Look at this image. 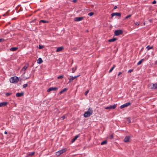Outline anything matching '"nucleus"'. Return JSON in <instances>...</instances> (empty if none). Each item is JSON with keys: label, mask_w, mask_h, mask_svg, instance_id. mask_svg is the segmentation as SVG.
<instances>
[{"label": "nucleus", "mask_w": 157, "mask_h": 157, "mask_svg": "<svg viewBox=\"0 0 157 157\" xmlns=\"http://www.w3.org/2000/svg\"><path fill=\"white\" fill-rule=\"evenodd\" d=\"M93 113V110L92 109L89 108L87 111L84 113L83 116L85 117H88L91 115Z\"/></svg>", "instance_id": "obj_1"}, {"label": "nucleus", "mask_w": 157, "mask_h": 157, "mask_svg": "<svg viewBox=\"0 0 157 157\" xmlns=\"http://www.w3.org/2000/svg\"><path fill=\"white\" fill-rule=\"evenodd\" d=\"M19 81L18 77L16 76H14L11 77L10 79V81L11 83H16Z\"/></svg>", "instance_id": "obj_2"}, {"label": "nucleus", "mask_w": 157, "mask_h": 157, "mask_svg": "<svg viewBox=\"0 0 157 157\" xmlns=\"http://www.w3.org/2000/svg\"><path fill=\"white\" fill-rule=\"evenodd\" d=\"M66 151V149H62L60 151H59L56 152V155L57 156H59L61 154H62L64 152H65Z\"/></svg>", "instance_id": "obj_3"}, {"label": "nucleus", "mask_w": 157, "mask_h": 157, "mask_svg": "<svg viewBox=\"0 0 157 157\" xmlns=\"http://www.w3.org/2000/svg\"><path fill=\"white\" fill-rule=\"evenodd\" d=\"M131 103L130 102L126 103L125 104H124L121 105L120 107V108L121 109H123L124 108H125V107H127L129 106V105H131Z\"/></svg>", "instance_id": "obj_4"}, {"label": "nucleus", "mask_w": 157, "mask_h": 157, "mask_svg": "<svg viewBox=\"0 0 157 157\" xmlns=\"http://www.w3.org/2000/svg\"><path fill=\"white\" fill-rule=\"evenodd\" d=\"M116 107V105H111L109 106L106 107L105 109H114Z\"/></svg>", "instance_id": "obj_5"}, {"label": "nucleus", "mask_w": 157, "mask_h": 157, "mask_svg": "<svg viewBox=\"0 0 157 157\" xmlns=\"http://www.w3.org/2000/svg\"><path fill=\"white\" fill-rule=\"evenodd\" d=\"M123 32L121 30H115L114 32V34L116 36H118L120 35Z\"/></svg>", "instance_id": "obj_6"}, {"label": "nucleus", "mask_w": 157, "mask_h": 157, "mask_svg": "<svg viewBox=\"0 0 157 157\" xmlns=\"http://www.w3.org/2000/svg\"><path fill=\"white\" fill-rule=\"evenodd\" d=\"M58 88L56 87H51L48 88L47 91L48 92H50L52 91H56L58 90Z\"/></svg>", "instance_id": "obj_7"}, {"label": "nucleus", "mask_w": 157, "mask_h": 157, "mask_svg": "<svg viewBox=\"0 0 157 157\" xmlns=\"http://www.w3.org/2000/svg\"><path fill=\"white\" fill-rule=\"evenodd\" d=\"M151 89L157 90V83L151 84Z\"/></svg>", "instance_id": "obj_8"}, {"label": "nucleus", "mask_w": 157, "mask_h": 157, "mask_svg": "<svg viewBox=\"0 0 157 157\" xmlns=\"http://www.w3.org/2000/svg\"><path fill=\"white\" fill-rule=\"evenodd\" d=\"M84 18L83 17H75L74 19V21H79L82 20Z\"/></svg>", "instance_id": "obj_9"}, {"label": "nucleus", "mask_w": 157, "mask_h": 157, "mask_svg": "<svg viewBox=\"0 0 157 157\" xmlns=\"http://www.w3.org/2000/svg\"><path fill=\"white\" fill-rule=\"evenodd\" d=\"M121 14L120 13H113L111 14V16L112 17H114V16H121Z\"/></svg>", "instance_id": "obj_10"}, {"label": "nucleus", "mask_w": 157, "mask_h": 157, "mask_svg": "<svg viewBox=\"0 0 157 157\" xmlns=\"http://www.w3.org/2000/svg\"><path fill=\"white\" fill-rule=\"evenodd\" d=\"M79 75H78L77 76H75L74 77H71L70 78H69L68 79L69 80V82H71L72 81L76 78L77 77H78Z\"/></svg>", "instance_id": "obj_11"}, {"label": "nucleus", "mask_w": 157, "mask_h": 157, "mask_svg": "<svg viewBox=\"0 0 157 157\" xmlns=\"http://www.w3.org/2000/svg\"><path fill=\"white\" fill-rule=\"evenodd\" d=\"M130 138L129 136H127L124 138V141L125 143L128 142L129 141Z\"/></svg>", "instance_id": "obj_12"}, {"label": "nucleus", "mask_w": 157, "mask_h": 157, "mask_svg": "<svg viewBox=\"0 0 157 157\" xmlns=\"http://www.w3.org/2000/svg\"><path fill=\"white\" fill-rule=\"evenodd\" d=\"M8 104L7 102H3L0 103V107H4L6 106Z\"/></svg>", "instance_id": "obj_13"}, {"label": "nucleus", "mask_w": 157, "mask_h": 157, "mask_svg": "<svg viewBox=\"0 0 157 157\" xmlns=\"http://www.w3.org/2000/svg\"><path fill=\"white\" fill-rule=\"evenodd\" d=\"M64 49L63 47H61L57 48L56 50V52H59L62 51Z\"/></svg>", "instance_id": "obj_14"}, {"label": "nucleus", "mask_w": 157, "mask_h": 157, "mask_svg": "<svg viewBox=\"0 0 157 157\" xmlns=\"http://www.w3.org/2000/svg\"><path fill=\"white\" fill-rule=\"evenodd\" d=\"M43 62V60L41 58H39L37 60V63L40 64Z\"/></svg>", "instance_id": "obj_15"}, {"label": "nucleus", "mask_w": 157, "mask_h": 157, "mask_svg": "<svg viewBox=\"0 0 157 157\" xmlns=\"http://www.w3.org/2000/svg\"><path fill=\"white\" fill-rule=\"evenodd\" d=\"M24 94L22 93H17L16 94V96L17 97H20L23 95Z\"/></svg>", "instance_id": "obj_16"}, {"label": "nucleus", "mask_w": 157, "mask_h": 157, "mask_svg": "<svg viewBox=\"0 0 157 157\" xmlns=\"http://www.w3.org/2000/svg\"><path fill=\"white\" fill-rule=\"evenodd\" d=\"M78 135L76 136H75V137L72 139V141H71V142L72 143H73V142L75 141V140L77 139V138H78Z\"/></svg>", "instance_id": "obj_17"}, {"label": "nucleus", "mask_w": 157, "mask_h": 157, "mask_svg": "<svg viewBox=\"0 0 157 157\" xmlns=\"http://www.w3.org/2000/svg\"><path fill=\"white\" fill-rule=\"evenodd\" d=\"M18 48L17 47H13L10 49V50L11 51H15L17 50Z\"/></svg>", "instance_id": "obj_18"}, {"label": "nucleus", "mask_w": 157, "mask_h": 157, "mask_svg": "<svg viewBox=\"0 0 157 157\" xmlns=\"http://www.w3.org/2000/svg\"><path fill=\"white\" fill-rule=\"evenodd\" d=\"M67 90V88H65L63 90H62V91H60L59 92V94H61L63 93L66 92Z\"/></svg>", "instance_id": "obj_19"}, {"label": "nucleus", "mask_w": 157, "mask_h": 157, "mask_svg": "<svg viewBox=\"0 0 157 157\" xmlns=\"http://www.w3.org/2000/svg\"><path fill=\"white\" fill-rule=\"evenodd\" d=\"M117 40V38H114L113 39L109 40L108 41L109 42H112L115 41L116 40Z\"/></svg>", "instance_id": "obj_20"}, {"label": "nucleus", "mask_w": 157, "mask_h": 157, "mask_svg": "<svg viewBox=\"0 0 157 157\" xmlns=\"http://www.w3.org/2000/svg\"><path fill=\"white\" fill-rule=\"evenodd\" d=\"M144 60V59H141V60L139 61L137 63V65H139Z\"/></svg>", "instance_id": "obj_21"}, {"label": "nucleus", "mask_w": 157, "mask_h": 157, "mask_svg": "<svg viewBox=\"0 0 157 157\" xmlns=\"http://www.w3.org/2000/svg\"><path fill=\"white\" fill-rule=\"evenodd\" d=\"M115 65H113V67H112L111 69H110L109 70V73H110L113 70V69H114V68L115 67Z\"/></svg>", "instance_id": "obj_22"}, {"label": "nucleus", "mask_w": 157, "mask_h": 157, "mask_svg": "<svg viewBox=\"0 0 157 157\" xmlns=\"http://www.w3.org/2000/svg\"><path fill=\"white\" fill-rule=\"evenodd\" d=\"M107 144V141L106 140H105L104 141H103V142H102L101 144V145H104V144Z\"/></svg>", "instance_id": "obj_23"}, {"label": "nucleus", "mask_w": 157, "mask_h": 157, "mask_svg": "<svg viewBox=\"0 0 157 157\" xmlns=\"http://www.w3.org/2000/svg\"><path fill=\"white\" fill-rule=\"evenodd\" d=\"M41 22H42L44 23H48V21H45V20H41L40 21V23Z\"/></svg>", "instance_id": "obj_24"}, {"label": "nucleus", "mask_w": 157, "mask_h": 157, "mask_svg": "<svg viewBox=\"0 0 157 157\" xmlns=\"http://www.w3.org/2000/svg\"><path fill=\"white\" fill-rule=\"evenodd\" d=\"M146 48L148 50H149L152 49L153 48V46L150 47L149 46H147Z\"/></svg>", "instance_id": "obj_25"}, {"label": "nucleus", "mask_w": 157, "mask_h": 157, "mask_svg": "<svg viewBox=\"0 0 157 157\" xmlns=\"http://www.w3.org/2000/svg\"><path fill=\"white\" fill-rule=\"evenodd\" d=\"M126 122L127 123H129L131 122V121L129 118H127L126 120Z\"/></svg>", "instance_id": "obj_26"}, {"label": "nucleus", "mask_w": 157, "mask_h": 157, "mask_svg": "<svg viewBox=\"0 0 157 157\" xmlns=\"http://www.w3.org/2000/svg\"><path fill=\"white\" fill-rule=\"evenodd\" d=\"M27 68V66L26 65H25L24 66L22 69L23 70L25 71V70Z\"/></svg>", "instance_id": "obj_27"}, {"label": "nucleus", "mask_w": 157, "mask_h": 157, "mask_svg": "<svg viewBox=\"0 0 157 157\" xmlns=\"http://www.w3.org/2000/svg\"><path fill=\"white\" fill-rule=\"evenodd\" d=\"M34 154H35V152H30L29 154V156L33 155H34Z\"/></svg>", "instance_id": "obj_28"}, {"label": "nucleus", "mask_w": 157, "mask_h": 157, "mask_svg": "<svg viewBox=\"0 0 157 157\" xmlns=\"http://www.w3.org/2000/svg\"><path fill=\"white\" fill-rule=\"evenodd\" d=\"M113 136L112 134L110 135L109 137V138L111 140L113 139Z\"/></svg>", "instance_id": "obj_29"}, {"label": "nucleus", "mask_w": 157, "mask_h": 157, "mask_svg": "<svg viewBox=\"0 0 157 157\" xmlns=\"http://www.w3.org/2000/svg\"><path fill=\"white\" fill-rule=\"evenodd\" d=\"M94 13L93 12H90L88 13V15L90 16L93 15Z\"/></svg>", "instance_id": "obj_30"}, {"label": "nucleus", "mask_w": 157, "mask_h": 157, "mask_svg": "<svg viewBox=\"0 0 157 157\" xmlns=\"http://www.w3.org/2000/svg\"><path fill=\"white\" fill-rule=\"evenodd\" d=\"M131 16H132L131 14H129V15H128V16H127L126 17H125V19H126L130 17Z\"/></svg>", "instance_id": "obj_31"}, {"label": "nucleus", "mask_w": 157, "mask_h": 157, "mask_svg": "<svg viewBox=\"0 0 157 157\" xmlns=\"http://www.w3.org/2000/svg\"><path fill=\"white\" fill-rule=\"evenodd\" d=\"M63 78V75H60L57 78L59 79H61Z\"/></svg>", "instance_id": "obj_32"}, {"label": "nucleus", "mask_w": 157, "mask_h": 157, "mask_svg": "<svg viewBox=\"0 0 157 157\" xmlns=\"http://www.w3.org/2000/svg\"><path fill=\"white\" fill-rule=\"evenodd\" d=\"M72 73H74V72L76 70V67L75 68H72Z\"/></svg>", "instance_id": "obj_33"}, {"label": "nucleus", "mask_w": 157, "mask_h": 157, "mask_svg": "<svg viewBox=\"0 0 157 157\" xmlns=\"http://www.w3.org/2000/svg\"><path fill=\"white\" fill-rule=\"evenodd\" d=\"M89 90H88L86 91L84 94L86 96L87 95V94L89 93Z\"/></svg>", "instance_id": "obj_34"}, {"label": "nucleus", "mask_w": 157, "mask_h": 157, "mask_svg": "<svg viewBox=\"0 0 157 157\" xmlns=\"http://www.w3.org/2000/svg\"><path fill=\"white\" fill-rule=\"evenodd\" d=\"M28 86V85L27 84H24L23 85V87L24 88L27 87Z\"/></svg>", "instance_id": "obj_35"}, {"label": "nucleus", "mask_w": 157, "mask_h": 157, "mask_svg": "<svg viewBox=\"0 0 157 157\" xmlns=\"http://www.w3.org/2000/svg\"><path fill=\"white\" fill-rule=\"evenodd\" d=\"M11 94V93H6V96H8L10 95Z\"/></svg>", "instance_id": "obj_36"}, {"label": "nucleus", "mask_w": 157, "mask_h": 157, "mask_svg": "<svg viewBox=\"0 0 157 157\" xmlns=\"http://www.w3.org/2000/svg\"><path fill=\"white\" fill-rule=\"evenodd\" d=\"M132 71H133V70L130 69L128 71V73H130Z\"/></svg>", "instance_id": "obj_37"}, {"label": "nucleus", "mask_w": 157, "mask_h": 157, "mask_svg": "<svg viewBox=\"0 0 157 157\" xmlns=\"http://www.w3.org/2000/svg\"><path fill=\"white\" fill-rule=\"evenodd\" d=\"M43 48V46H41L40 45H39V48L40 49H42Z\"/></svg>", "instance_id": "obj_38"}, {"label": "nucleus", "mask_w": 157, "mask_h": 157, "mask_svg": "<svg viewBox=\"0 0 157 157\" xmlns=\"http://www.w3.org/2000/svg\"><path fill=\"white\" fill-rule=\"evenodd\" d=\"M65 118V116H62L61 118V120H63Z\"/></svg>", "instance_id": "obj_39"}, {"label": "nucleus", "mask_w": 157, "mask_h": 157, "mask_svg": "<svg viewBox=\"0 0 157 157\" xmlns=\"http://www.w3.org/2000/svg\"><path fill=\"white\" fill-rule=\"evenodd\" d=\"M156 2L155 0H154L152 3V4H155L156 3Z\"/></svg>", "instance_id": "obj_40"}, {"label": "nucleus", "mask_w": 157, "mask_h": 157, "mask_svg": "<svg viewBox=\"0 0 157 157\" xmlns=\"http://www.w3.org/2000/svg\"><path fill=\"white\" fill-rule=\"evenodd\" d=\"M135 24L136 25H139V23L137 22L135 23Z\"/></svg>", "instance_id": "obj_41"}, {"label": "nucleus", "mask_w": 157, "mask_h": 157, "mask_svg": "<svg viewBox=\"0 0 157 157\" xmlns=\"http://www.w3.org/2000/svg\"><path fill=\"white\" fill-rule=\"evenodd\" d=\"M117 8V6H115L114 7L113 9H116Z\"/></svg>", "instance_id": "obj_42"}, {"label": "nucleus", "mask_w": 157, "mask_h": 157, "mask_svg": "<svg viewBox=\"0 0 157 157\" xmlns=\"http://www.w3.org/2000/svg\"><path fill=\"white\" fill-rule=\"evenodd\" d=\"M121 73H121V72H120L118 73V76H119V75H120Z\"/></svg>", "instance_id": "obj_43"}, {"label": "nucleus", "mask_w": 157, "mask_h": 157, "mask_svg": "<svg viewBox=\"0 0 157 157\" xmlns=\"http://www.w3.org/2000/svg\"><path fill=\"white\" fill-rule=\"evenodd\" d=\"M73 2H77V0H73Z\"/></svg>", "instance_id": "obj_44"}, {"label": "nucleus", "mask_w": 157, "mask_h": 157, "mask_svg": "<svg viewBox=\"0 0 157 157\" xmlns=\"http://www.w3.org/2000/svg\"><path fill=\"white\" fill-rule=\"evenodd\" d=\"M3 40V39H0V42H2V41Z\"/></svg>", "instance_id": "obj_45"}, {"label": "nucleus", "mask_w": 157, "mask_h": 157, "mask_svg": "<svg viewBox=\"0 0 157 157\" xmlns=\"http://www.w3.org/2000/svg\"><path fill=\"white\" fill-rule=\"evenodd\" d=\"M4 134H7V132L6 131H5V132H4Z\"/></svg>", "instance_id": "obj_46"}, {"label": "nucleus", "mask_w": 157, "mask_h": 157, "mask_svg": "<svg viewBox=\"0 0 157 157\" xmlns=\"http://www.w3.org/2000/svg\"><path fill=\"white\" fill-rule=\"evenodd\" d=\"M155 64H157V61H156L155 62Z\"/></svg>", "instance_id": "obj_47"}]
</instances>
